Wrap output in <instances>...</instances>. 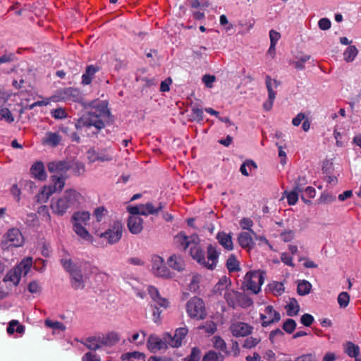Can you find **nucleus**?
<instances>
[{
	"mask_svg": "<svg viewBox=\"0 0 361 361\" xmlns=\"http://www.w3.org/2000/svg\"><path fill=\"white\" fill-rule=\"evenodd\" d=\"M253 304L252 300L246 295L245 294L241 293L239 292L238 299V307H241L243 308H247L252 306Z\"/></svg>",
	"mask_w": 361,
	"mask_h": 361,
	"instance_id": "39",
	"label": "nucleus"
},
{
	"mask_svg": "<svg viewBox=\"0 0 361 361\" xmlns=\"http://www.w3.org/2000/svg\"><path fill=\"white\" fill-rule=\"evenodd\" d=\"M102 348L103 346H112L119 341V336L116 332H110L105 336H100Z\"/></svg>",
	"mask_w": 361,
	"mask_h": 361,
	"instance_id": "31",
	"label": "nucleus"
},
{
	"mask_svg": "<svg viewBox=\"0 0 361 361\" xmlns=\"http://www.w3.org/2000/svg\"><path fill=\"white\" fill-rule=\"evenodd\" d=\"M85 202L84 196L75 189H66L61 195L52 198L50 208L57 216H63L68 209H77Z\"/></svg>",
	"mask_w": 361,
	"mask_h": 361,
	"instance_id": "3",
	"label": "nucleus"
},
{
	"mask_svg": "<svg viewBox=\"0 0 361 361\" xmlns=\"http://www.w3.org/2000/svg\"><path fill=\"white\" fill-rule=\"evenodd\" d=\"M32 258L26 257L23 259L16 267L7 272L4 278V282H11L13 286L18 285L21 276H26L31 269Z\"/></svg>",
	"mask_w": 361,
	"mask_h": 361,
	"instance_id": "6",
	"label": "nucleus"
},
{
	"mask_svg": "<svg viewBox=\"0 0 361 361\" xmlns=\"http://www.w3.org/2000/svg\"><path fill=\"white\" fill-rule=\"evenodd\" d=\"M269 289L276 295H281L284 291V286L281 282L273 281L269 284Z\"/></svg>",
	"mask_w": 361,
	"mask_h": 361,
	"instance_id": "43",
	"label": "nucleus"
},
{
	"mask_svg": "<svg viewBox=\"0 0 361 361\" xmlns=\"http://www.w3.org/2000/svg\"><path fill=\"white\" fill-rule=\"evenodd\" d=\"M312 285L307 281H302L298 285L297 291L300 295H307L311 290Z\"/></svg>",
	"mask_w": 361,
	"mask_h": 361,
	"instance_id": "40",
	"label": "nucleus"
},
{
	"mask_svg": "<svg viewBox=\"0 0 361 361\" xmlns=\"http://www.w3.org/2000/svg\"><path fill=\"white\" fill-rule=\"evenodd\" d=\"M51 115L55 119H63L67 117L66 111L62 108H58L51 110Z\"/></svg>",
	"mask_w": 361,
	"mask_h": 361,
	"instance_id": "55",
	"label": "nucleus"
},
{
	"mask_svg": "<svg viewBox=\"0 0 361 361\" xmlns=\"http://www.w3.org/2000/svg\"><path fill=\"white\" fill-rule=\"evenodd\" d=\"M300 192H297L295 190H293L290 192H284V195H286L287 201L289 205H294L297 203L298 200V194Z\"/></svg>",
	"mask_w": 361,
	"mask_h": 361,
	"instance_id": "45",
	"label": "nucleus"
},
{
	"mask_svg": "<svg viewBox=\"0 0 361 361\" xmlns=\"http://www.w3.org/2000/svg\"><path fill=\"white\" fill-rule=\"evenodd\" d=\"M0 119L8 123L14 121V117L8 108H2L0 109Z\"/></svg>",
	"mask_w": 361,
	"mask_h": 361,
	"instance_id": "44",
	"label": "nucleus"
},
{
	"mask_svg": "<svg viewBox=\"0 0 361 361\" xmlns=\"http://www.w3.org/2000/svg\"><path fill=\"white\" fill-rule=\"evenodd\" d=\"M279 237L283 242L289 243L295 238V232L291 229L284 230L280 233Z\"/></svg>",
	"mask_w": 361,
	"mask_h": 361,
	"instance_id": "41",
	"label": "nucleus"
},
{
	"mask_svg": "<svg viewBox=\"0 0 361 361\" xmlns=\"http://www.w3.org/2000/svg\"><path fill=\"white\" fill-rule=\"evenodd\" d=\"M319 27L322 30H327L331 27V23L329 18H323L318 22Z\"/></svg>",
	"mask_w": 361,
	"mask_h": 361,
	"instance_id": "61",
	"label": "nucleus"
},
{
	"mask_svg": "<svg viewBox=\"0 0 361 361\" xmlns=\"http://www.w3.org/2000/svg\"><path fill=\"white\" fill-rule=\"evenodd\" d=\"M163 208L162 204L159 203L157 207H154L152 202L140 204L141 215L147 216L156 214Z\"/></svg>",
	"mask_w": 361,
	"mask_h": 361,
	"instance_id": "30",
	"label": "nucleus"
},
{
	"mask_svg": "<svg viewBox=\"0 0 361 361\" xmlns=\"http://www.w3.org/2000/svg\"><path fill=\"white\" fill-rule=\"evenodd\" d=\"M338 303L341 308L348 306L350 301V295L347 292H341L338 296Z\"/></svg>",
	"mask_w": 361,
	"mask_h": 361,
	"instance_id": "46",
	"label": "nucleus"
},
{
	"mask_svg": "<svg viewBox=\"0 0 361 361\" xmlns=\"http://www.w3.org/2000/svg\"><path fill=\"white\" fill-rule=\"evenodd\" d=\"M188 332L185 327L178 328L176 330L174 336H172L169 333L164 334V340L167 342L168 345L173 348H178L181 345L182 341Z\"/></svg>",
	"mask_w": 361,
	"mask_h": 361,
	"instance_id": "16",
	"label": "nucleus"
},
{
	"mask_svg": "<svg viewBox=\"0 0 361 361\" xmlns=\"http://www.w3.org/2000/svg\"><path fill=\"white\" fill-rule=\"evenodd\" d=\"M61 140L62 137L59 133L49 131L45 133L44 137L42 139V144L43 145L55 147L60 144Z\"/></svg>",
	"mask_w": 361,
	"mask_h": 361,
	"instance_id": "19",
	"label": "nucleus"
},
{
	"mask_svg": "<svg viewBox=\"0 0 361 361\" xmlns=\"http://www.w3.org/2000/svg\"><path fill=\"white\" fill-rule=\"evenodd\" d=\"M231 286V281L226 276H224L219 279L218 283L214 286L213 288V293L216 295H222L227 290L228 286Z\"/></svg>",
	"mask_w": 361,
	"mask_h": 361,
	"instance_id": "29",
	"label": "nucleus"
},
{
	"mask_svg": "<svg viewBox=\"0 0 361 361\" xmlns=\"http://www.w3.org/2000/svg\"><path fill=\"white\" fill-rule=\"evenodd\" d=\"M287 314L288 316L293 317L296 315L299 310L300 306L297 302V300L294 298L290 300L289 302L286 306Z\"/></svg>",
	"mask_w": 361,
	"mask_h": 361,
	"instance_id": "36",
	"label": "nucleus"
},
{
	"mask_svg": "<svg viewBox=\"0 0 361 361\" xmlns=\"http://www.w3.org/2000/svg\"><path fill=\"white\" fill-rule=\"evenodd\" d=\"M106 106L104 104L101 105L99 110L95 109L87 114H83L75 123L77 130L83 128H90L94 127L95 130L92 133L97 134L99 130L104 128V123L102 117L107 114Z\"/></svg>",
	"mask_w": 361,
	"mask_h": 361,
	"instance_id": "4",
	"label": "nucleus"
},
{
	"mask_svg": "<svg viewBox=\"0 0 361 361\" xmlns=\"http://www.w3.org/2000/svg\"><path fill=\"white\" fill-rule=\"evenodd\" d=\"M90 350L96 351L102 348L100 336H92L82 342Z\"/></svg>",
	"mask_w": 361,
	"mask_h": 361,
	"instance_id": "33",
	"label": "nucleus"
},
{
	"mask_svg": "<svg viewBox=\"0 0 361 361\" xmlns=\"http://www.w3.org/2000/svg\"><path fill=\"white\" fill-rule=\"evenodd\" d=\"M122 360H127V361H135V360H140V359H144L145 358V354L140 353V352H132V353H127L123 355H122Z\"/></svg>",
	"mask_w": 361,
	"mask_h": 361,
	"instance_id": "42",
	"label": "nucleus"
},
{
	"mask_svg": "<svg viewBox=\"0 0 361 361\" xmlns=\"http://www.w3.org/2000/svg\"><path fill=\"white\" fill-rule=\"evenodd\" d=\"M240 225L243 229L248 230V232H251L253 235H255V233L251 229V227L253 225V222L250 219H242L240 221Z\"/></svg>",
	"mask_w": 361,
	"mask_h": 361,
	"instance_id": "56",
	"label": "nucleus"
},
{
	"mask_svg": "<svg viewBox=\"0 0 361 361\" xmlns=\"http://www.w3.org/2000/svg\"><path fill=\"white\" fill-rule=\"evenodd\" d=\"M91 214L87 211L75 212L71 219L74 232L82 239L86 241H92V236L85 228L88 225Z\"/></svg>",
	"mask_w": 361,
	"mask_h": 361,
	"instance_id": "5",
	"label": "nucleus"
},
{
	"mask_svg": "<svg viewBox=\"0 0 361 361\" xmlns=\"http://www.w3.org/2000/svg\"><path fill=\"white\" fill-rule=\"evenodd\" d=\"M259 318L262 321V326L267 327L272 324L279 322L281 314L271 305H267L265 307L264 312L260 313Z\"/></svg>",
	"mask_w": 361,
	"mask_h": 361,
	"instance_id": "14",
	"label": "nucleus"
},
{
	"mask_svg": "<svg viewBox=\"0 0 361 361\" xmlns=\"http://www.w3.org/2000/svg\"><path fill=\"white\" fill-rule=\"evenodd\" d=\"M280 82L276 79H272L270 76L266 77V86L268 91L269 99H275L276 96V89L279 86Z\"/></svg>",
	"mask_w": 361,
	"mask_h": 361,
	"instance_id": "26",
	"label": "nucleus"
},
{
	"mask_svg": "<svg viewBox=\"0 0 361 361\" xmlns=\"http://www.w3.org/2000/svg\"><path fill=\"white\" fill-rule=\"evenodd\" d=\"M203 361H219V355L214 351H209L204 356Z\"/></svg>",
	"mask_w": 361,
	"mask_h": 361,
	"instance_id": "64",
	"label": "nucleus"
},
{
	"mask_svg": "<svg viewBox=\"0 0 361 361\" xmlns=\"http://www.w3.org/2000/svg\"><path fill=\"white\" fill-rule=\"evenodd\" d=\"M167 342L157 336L151 335L147 341L148 348L150 351L155 353L157 350L167 348Z\"/></svg>",
	"mask_w": 361,
	"mask_h": 361,
	"instance_id": "20",
	"label": "nucleus"
},
{
	"mask_svg": "<svg viewBox=\"0 0 361 361\" xmlns=\"http://www.w3.org/2000/svg\"><path fill=\"white\" fill-rule=\"evenodd\" d=\"M213 339L214 348L223 352H226V344L224 339L217 336H214Z\"/></svg>",
	"mask_w": 361,
	"mask_h": 361,
	"instance_id": "51",
	"label": "nucleus"
},
{
	"mask_svg": "<svg viewBox=\"0 0 361 361\" xmlns=\"http://www.w3.org/2000/svg\"><path fill=\"white\" fill-rule=\"evenodd\" d=\"M314 321V317L310 314H304L300 318V322L305 326H310Z\"/></svg>",
	"mask_w": 361,
	"mask_h": 361,
	"instance_id": "63",
	"label": "nucleus"
},
{
	"mask_svg": "<svg viewBox=\"0 0 361 361\" xmlns=\"http://www.w3.org/2000/svg\"><path fill=\"white\" fill-rule=\"evenodd\" d=\"M168 265L174 270L181 271L185 269V262L180 255H172L167 260Z\"/></svg>",
	"mask_w": 361,
	"mask_h": 361,
	"instance_id": "25",
	"label": "nucleus"
},
{
	"mask_svg": "<svg viewBox=\"0 0 361 361\" xmlns=\"http://www.w3.org/2000/svg\"><path fill=\"white\" fill-rule=\"evenodd\" d=\"M252 234L251 232L247 231H243L239 233L238 241L243 248L250 250L254 247L255 243Z\"/></svg>",
	"mask_w": 361,
	"mask_h": 361,
	"instance_id": "22",
	"label": "nucleus"
},
{
	"mask_svg": "<svg viewBox=\"0 0 361 361\" xmlns=\"http://www.w3.org/2000/svg\"><path fill=\"white\" fill-rule=\"evenodd\" d=\"M296 327V322L292 319H286L283 324V329L288 334H292Z\"/></svg>",
	"mask_w": 361,
	"mask_h": 361,
	"instance_id": "49",
	"label": "nucleus"
},
{
	"mask_svg": "<svg viewBox=\"0 0 361 361\" xmlns=\"http://www.w3.org/2000/svg\"><path fill=\"white\" fill-rule=\"evenodd\" d=\"M87 154L88 160L92 163L111 161L114 159V151L111 148H104L98 151L92 148L87 151Z\"/></svg>",
	"mask_w": 361,
	"mask_h": 361,
	"instance_id": "13",
	"label": "nucleus"
},
{
	"mask_svg": "<svg viewBox=\"0 0 361 361\" xmlns=\"http://www.w3.org/2000/svg\"><path fill=\"white\" fill-rule=\"evenodd\" d=\"M65 179L66 178L63 176L53 175L51 176L53 186L44 187L37 196V200L39 202H46L54 192L60 191L63 188Z\"/></svg>",
	"mask_w": 361,
	"mask_h": 361,
	"instance_id": "10",
	"label": "nucleus"
},
{
	"mask_svg": "<svg viewBox=\"0 0 361 361\" xmlns=\"http://www.w3.org/2000/svg\"><path fill=\"white\" fill-rule=\"evenodd\" d=\"M257 167V164L255 161L252 160H247L240 166V171L243 175L248 176L252 169H255Z\"/></svg>",
	"mask_w": 361,
	"mask_h": 361,
	"instance_id": "38",
	"label": "nucleus"
},
{
	"mask_svg": "<svg viewBox=\"0 0 361 361\" xmlns=\"http://www.w3.org/2000/svg\"><path fill=\"white\" fill-rule=\"evenodd\" d=\"M201 276L198 274L193 275L192 276L190 283V289L196 290L198 288V284L200 282Z\"/></svg>",
	"mask_w": 361,
	"mask_h": 361,
	"instance_id": "62",
	"label": "nucleus"
},
{
	"mask_svg": "<svg viewBox=\"0 0 361 361\" xmlns=\"http://www.w3.org/2000/svg\"><path fill=\"white\" fill-rule=\"evenodd\" d=\"M27 290L32 294H39L42 291V286L37 281H32L27 285Z\"/></svg>",
	"mask_w": 361,
	"mask_h": 361,
	"instance_id": "47",
	"label": "nucleus"
},
{
	"mask_svg": "<svg viewBox=\"0 0 361 361\" xmlns=\"http://www.w3.org/2000/svg\"><path fill=\"white\" fill-rule=\"evenodd\" d=\"M81 361H101V359L96 353L87 352L83 355Z\"/></svg>",
	"mask_w": 361,
	"mask_h": 361,
	"instance_id": "59",
	"label": "nucleus"
},
{
	"mask_svg": "<svg viewBox=\"0 0 361 361\" xmlns=\"http://www.w3.org/2000/svg\"><path fill=\"white\" fill-rule=\"evenodd\" d=\"M307 181L305 177H298L295 181L293 190L298 192H302L304 190L305 186L307 185Z\"/></svg>",
	"mask_w": 361,
	"mask_h": 361,
	"instance_id": "54",
	"label": "nucleus"
},
{
	"mask_svg": "<svg viewBox=\"0 0 361 361\" xmlns=\"http://www.w3.org/2000/svg\"><path fill=\"white\" fill-rule=\"evenodd\" d=\"M216 239L220 245L228 250H232L233 248L232 238L230 234L225 232H219L216 235Z\"/></svg>",
	"mask_w": 361,
	"mask_h": 361,
	"instance_id": "27",
	"label": "nucleus"
},
{
	"mask_svg": "<svg viewBox=\"0 0 361 361\" xmlns=\"http://www.w3.org/2000/svg\"><path fill=\"white\" fill-rule=\"evenodd\" d=\"M108 212L104 207H97L93 212V216L97 222L102 221L103 218L107 214Z\"/></svg>",
	"mask_w": 361,
	"mask_h": 361,
	"instance_id": "48",
	"label": "nucleus"
},
{
	"mask_svg": "<svg viewBox=\"0 0 361 361\" xmlns=\"http://www.w3.org/2000/svg\"><path fill=\"white\" fill-rule=\"evenodd\" d=\"M129 231L133 234L140 233L143 228V220L138 216H131L128 221Z\"/></svg>",
	"mask_w": 361,
	"mask_h": 361,
	"instance_id": "21",
	"label": "nucleus"
},
{
	"mask_svg": "<svg viewBox=\"0 0 361 361\" xmlns=\"http://www.w3.org/2000/svg\"><path fill=\"white\" fill-rule=\"evenodd\" d=\"M30 173L35 178L44 180L47 178L44 164L42 161H37L30 168Z\"/></svg>",
	"mask_w": 361,
	"mask_h": 361,
	"instance_id": "23",
	"label": "nucleus"
},
{
	"mask_svg": "<svg viewBox=\"0 0 361 361\" xmlns=\"http://www.w3.org/2000/svg\"><path fill=\"white\" fill-rule=\"evenodd\" d=\"M344 353L350 357L356 358L360 355V347L351 341H346L343 344Z\"/></svg>",
	"mask_w": 361,
	"mask_h": 361,
	"instance_id": "28",
	"label": "nucleus"
},
{
	"mask_svg": "<svg viewBox=\"0 0 361 361\" xmlns=\"http://www.w3.org/2000/svg\"><path fill=\"white\" fill-rule=\"evenodd\" d=\"M297 59L298 61L294 62L295 68L302 71L305 69V63L310 59V56L305 54Z\"/></svg>",
	"mask_w": 361,
	"mask_h": 361,
	"instance_id": "53",
	"label": "nucleus"
},
{
	"mask_svg": "<svg viewBox=\"0 0 361 361\" xmlns=\"http://www.w3.org/2000/svg\"><path fill=\"white\" fill-rule=\"evenodd\" d=\"M151 262L152 271L155 276L164 279L173 277V274L167 268L162 257L158 255H154L152 257Z\"/></svg>",
	"mask_w": 361,
	"mask_h": 361,
	"instance_id": "12",
	"label": "nucleus"
},
{
	"mask_svg": "<svg viewBox=\"0 0 361 361\" xmlns=\"http://www.w3.org/2000/svg\"><path fill=\"white\" fill-rule=\"evenodd\" d=\"M188 315L197 320L204 319L207 312L203 300L198 297L192 298L186 304Z\"/></svg>",
	"mask_w": 361,
	"mask_h": 361,
	"instance_id": "9",
	"label": "nucleus"
},
{
	"mask_svg": "<svg viewBox=\"0 0 361 361\" xmlns=\"http://www.w3.org/2000/svg\"><path fill=\"white\" fill-rule=\"evenodd\" d=\"M61 264L63 269L71 276V286L75 290L83 289L85 287L84 278L96 273L97 268L87 262L74 263L71 259L62 258Z\"/></svg>",
	"mask_w": 361,
	"mask_h": 361,
	"instance_id": "2",
	"label": "nucleus"
},
{
	"mask_svg": "<svg viewBox=\"0 0 361 361\" xmlns=\"http://www.w3.org/2000/svg\"><path fill=\"white\" fill-rule=\"evenodd\" d=\"M100 71V68L95 65H89L86 67L85 73L82 75V83L84 85H90L97 72Z\"/></svg>",
	"mask_w": 361,
	"mask_h": 361,
	"instance_id": "24",
	"label": "nucleus"
},
{
	"mask_svg": "<svg viewBox=\"0 0 361 361\" xmlns=\"http://www.w3.org/2000/svg\"><path fill=\"white\" fill-rule=\"evenodd\" d=\"M8 246L20 247L24 244V238L18 228H11L6 233Z\"/></svg>",
	"mask_w": 361,
	"mask_h": 361,
	"instance_id": "17",
	"label": "nucleus"
},
{
	"mask_svg": "<svg viewBox=\"0 0 361 361\" xmlns=\"http://www.w3.org/2000/svg\"><path fill=\"white\" fill-rule=\"evenodd\" d=\"M264 280L262 271H250L245 274L242 286L244 290H250L252 293L257 294L260 291Z\"/></svg>",
	"mask_w": 361,
	"mask_h": 361,
	"instance_id": "8",
	"label": "nucleus"
},
{
	"mask_svg": "<svg viewBox=\"0 0 361 361\" xmlns=\"http://www.w3.org/2000/svg\"><path fill=\"white\" fill-rule=\"evenodd\" d=\"M203 110L198 107H193L191 110V117L194 121L200 122L203 121Z\"/></svg>",
	"mask_w": 361,
	"mask_h": 361,
	"instance_id": "50",
	"label": "nucleus"
},
{
	"mask_svg": "<svg viewBox=\"0 0 361 361\" xmlns=\"http://www.w3.org/2000/svg\"><path fill=\"white\" fill-rule=\"evenodd\" d=\"M200 329H204L207 333L214 334L216 331V325L214 322L209 321L202 325Z\"/></svg>",
	"mask_w": 361,
	"mask_h": 361,
	"instance_id": "58",
	"label": "nucleus"
},
{
	"mask_svg": "<svg viewBox=\"0 0 361 361\" xmlns=\"http://www.w3.org/2000/svg\"><path fill=\"white\" fill-rule=\"evenodd\" d=\"M253 326L247 323L235 321L229 326V331L234 337H245L253 331Z\"/></svg>",
	"mask_w": 361,
	"mask_h": 361,
	"instance_id": "15",
	"label": "nucleus"
},
{
	"mask_svg": "<svg viewBox=\"0 0 361 361\" xmlns=\"http://www.w3.org/2000/svg\"><path fill=\"white\" fill-rule=\"evenodd\" d=\"M123 224L119 221H115L109 225V228L99 235L102 238L106 239L109 244H115L120 240L123 234Z\"/></svg>",
	"mask_w": 361,
	"mask_h": 361,
	"instance_id": "11",
	"label": "nucleus"
},
{
	"mask_svg": "<svg viewBox=\"0 0 361 361\" xmlns=\"http://www.w3.org/2000/svg\"><path fill=\"white\" fill-rule=\"evenodd\" d=\"M239 292L233 290H227L224 293V298L229 307L236 308L238 307V299Z\"/></svg>",
	"mask_w": 361,
	"mask_h": 361,
	"instance_id": "32",
	"label": "nucleus"
},
{
	"mask_svg": "<svg viewBox=\"0 0 361 361\" xmlns=\"http://www.w3.org/2000/svg\"><path fill=\"white\" fill-rule=\"evenodd\" d=\"M358 54V49L354 45H350L343 53L344 60L349 63L355 60Z\"/></svg>",
	"mask_w": 361,
	"mask_h": 361,
	"instance_id": "35",
	"label": "nucleus"
},
{
	"mask_svg": "<svg viewBox=\"0 0 361 361\" xmlns=\"http://www.w3.org/2000/svg\"><path fill=\"white\" fill-rule=\"evenodd\" d=\"M226 267L230 272H234L240 270L239 262L234 255L228 257L226 261Z\"/></svg>",
	"mask_w": 361,
	"mask_h": 361,
	"instance_id": "37",
	"label": "nucleus"
},
{
	"mask_svg": "<svg viewBox=\"0 0 361 361\" xmlns=\"http://www.w3.org/2000/svg\"><path fill=\"white\" fill-rule=\"evenodd\" d=\"M70 168L68 162L64 161H51L48 164V170L54 175L63 176Z\"/></svg>",
	"mask_w": 361,
	"mask_h": 361,
	"instance_id": "18",
	"label": "nucleus"
},
{
	"mask_svg": "<svg viewBox=\"0 0 361 361\" xmlns=\"http://www.w3.org/2000/svg\"><path fill=\"white\" fill-rule=\"evenodd\" d=\"M260 342V339L254 337H247L243 345V347L247 349H251L255 347Z\"/></svg>",
	"mask_w": 361,
	"mask_h": 361,
	"instance_id": "52",
	"label": "nucleus"
},
{
	"mask_svg": "<svg viewBox=\"0 0 361 361\" xmlns=\"http://www.w3.org/2000/svg\"><path fill=\"white\" fill-rule=\"evenodd\" d=\"M281 260L285 264L293 267L295 266L293 262V257L286 252H283L281 255Z\"/></svg>",
	"mask_w": 361,
	"mask_h": 361,
	"instance_id": "60",
	"label": "nucleus"
},
{
	"mask_svg": "<svg viewBox=\"0 0 361 361\" xmlns=\"http://www.w3.org/2000/svg\"><path fill=\"white\" fill-rule=\"evenodd\" d=\"M201 353L197 348H193L191 353L185 358L186 361H200Z\"/></svg>",
	"mask_w": 361,
	"mask_h": 361,
	"instance_id": "57",
	"label": "nucleus"
},
{
	"mask_svg": "<svg viewBox=\"0 0 361 361\" xmlns=\"http://www.w3.org/2000/svg\"><path fill=\"white\" fill-rule=\"evenodd\" d=\"M147 292L152 300L155 303V305H151L152 308V319L155 323H159L161 311L157 305L166 310L169 307L170 302L168 299L161 297L158 289L153 286L147 287Z\"/></svg>",
	"mask_w": 361,
	"mask_h": 361,
	"instance_id": "7",
	"label": "nucleus"
},
{
	"mask_svg": "<svg viewBox=\"0 0 361 361\" xmlns=\"http://www.w3.org/2000/svg\"><path fill=\"white\" fill-rule=\"evenodd\" d=\"M44 324L47 327L52 329L54 330V333L59 334L60 332H63L66 329V326L62 322L52 321L49 319L45 320Z\"/></svg>",
	"mask_w": 361,
	"mask_h": 361,
	"instance_id": "34",
	"label": "nucleus"
},
{
	"mask_svg": "<svg viewBox=\"0 0 361 361\" xmlns=\"http://www.w3.org/2000/svg\"><path fill=\"white\" fill-rule=\"evenodd\" d=\"M174 243L177 247L185 250L190 249V256L200 265L208 269L214 270L218 263L219 252L216 247L210 244L207 247V257L200 246V238L197 235H186L180 232L174 237Z\"/></svg>",
	"mask_w": 361,
	"mask_h": 361,
	"instance_id": "1",
	"label": "nucleus"
}]
</instances>
